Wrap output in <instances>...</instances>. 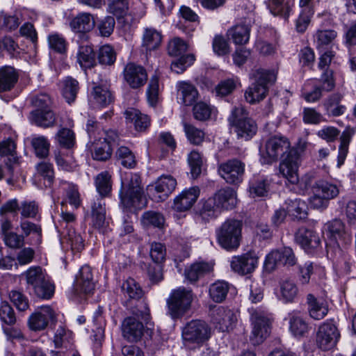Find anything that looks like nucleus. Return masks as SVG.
I'll use <instances>...</instances> for the list:
<instances>
[{"mask_svg":"<svg viewBox=\"0 0 356 356\" xmlns=\"http://www.w3.org/2000/svg\"><path fill=\"white\" fill-rule=\"evenodd\" d=\"M261 155L264 163L266 164H271L280 159V175L292 184L298 183L300 155L297 149L291 147L286 137L283 136L270 137L265 143V151Z\"/></svg>","mask_w":356,"mask_h":356,"instance_id":"obj_1","label":"nucleus"},{"mask_svg":"<svg viewBox=\"0 0 356 356\" xmlns=\"http://www.w3.org/2000/svg\"><path fill=\"white\" fill-rule=\"evenodd\" d=\"M120 204L124 208L140 209L145 206V199L138 174L129 173L122 181L120 191Z\"/></svg>","mask_w":356,"mask_h":356,"instance_id":"obj_2","label":"nucleus"},{"mask_svg":"<svg viewBox=\"0 0 356 356\" xmlns=\"http://www.w3.org/2000/svg\"><path fill=\"white\" fill-rule=\"evenodd\" d=\"M252 76L254 81L246 89L244 97L247 102L254 104L266 97L269 85L275 83L277 75L274 70L259 68L252 72Z\"/></svg>","mask_w":356,"mask_h":356,"instance_id":"obj_3","label":"nucleus"},{"mask_svg":"<svg viewBox=\"0 0 356 356\" xmlns=\"http://www.w3.org/2000/svg\"><path fill=\"white\" fill-rule=\"evenodd\" d=\"M237 200L234 191L231 188H222L203 203L201 215L203 217H216L222 211L232 209Z\"/></svg>","mask_w":356,"mask_h":356,"instance_id":"obj_4","label":"nucleus"},{"mask_svg":"<svg viewBox=\"0 0 356 356\" xmlns=\"http://www.w3.org/2000/svg\"><path fill=\"white\" fill-rule=\"evenodd\" d=\"M241 221L228 219L224 222L216 232L219 245L228 251L236 250L238 248L242 238Z\"/></svg>","mask_w":356,"mask_h":356,"instance_id":"obj_5","label":"nucleus"},{"mask_svg":"<svg viewBox=\"0 0 356 356\" xmlns=\"http://www.w3.org/2000/svg\"><path fill=\"white\" fill-rule=\"evenodd\" d=\"M229 122L235 127L238 138L244 140L252 138L257 131V124L248 117L246 110L243 106L236 107L229 118Z\"/></svg>","mask_w":356,"mask_h":356,"instance_id":"obj_6","label":"nucleus"},{"mask_svg":"<svg viewBox=\"0 0 356 356\" xmlns=\"http://www.w3.org/2000/svg\"><path fill=\"white\" fill-rule=\"evenodd\" d=\"M192 301L191 290L184 287L175 289L167 299L168 313L173 319L179 318L189 310Z\"/></svg>","mask_w":356,"mask_h":356,"instance_id":"obj_7","label":"nucleus"},{"mask_svg":"<svg viewBox=\"0 0 356 356\" xmlns=\"http://www.w3.org/2000/svg\"><path fill=\"white\" fill-rule=\"evenodd\" d=\"M312 196L309 203L314 209H325L329 201L336 197L339 193L337 185L326 181H318L312 187Z\"/></svg>","mask_w":356,"mask_h":356,"instance_id":"obj_8","label":"nucleus"},{"mask_svg":"<svg viewBox=\"0 0 356 356\" xmlns=\"http://www.w3.org/2000/svg\"><path fill=\"white\" fill-rule=\"evenodd\" d=\"M211 337V328L204 321L193 320L188 323L182 330V338L185 342L200 344Z\"/></svg>","mask_w":356,"mask_h":356,"instance_id":"obj_9","label":"nucleus"},{"mask_svg":"<svg viewBox=\"0 0 356 356\" xmlns=\"http://www.w3.org/2000/svg\"><path fill=\"white\" fill-rule=\"evenodd\" d=\"M251 321L252 330L250 341L254 346L259 345L270 335L271 322L265 314L258 312L252 314Z\"/></svg>","mask_w":356,"mask_h":356,"instance_id":"obj_10","label":"nucleus"},{"mask_svg":"<svg viewBox=\"0 0 356 356\" xmlns=\"http://www.w3.org/2000/svg\"><path fill=\"white\" fill-rule=\"evenodd\" d=\"M340 337L339 332L332 321H327L318 327L316 343L322 350L327 351L335 347Z\"/></svg>","mask_w":356,"mask_h":356,"instance_id":"obj_11","label":"nucleus"},{"mask_svg":"<svg viewBox=\"0 0 356 356\" xmlns=\"http://www.w3.org/2000/svg\"><path fill=\"white\" fill-rule=\"evenodd\" d=\"M259 257L253 250L248 251L239 255L233 256L230 261L232 270L241 275H246L253 273L257 268Z\"/></svg>","mask_w":356,"mask_h":356,"instance_id":"obj_12","label":"nucleus"},{"mask_svg":"<svg viewBox=\"0 0 356 356\" xmlns=\"http://www.w3.org/2000/svg\"><path fill=\"white\" fill-rule=\"evenodd\" d=\"M245 163L237 159H229L219 165L218 172L227 183L238 184L243 181Z\"/></svg>","mask_w":356,"mask_h":356,"instance_id":"obj_13","label":"nucleus"},{"mask_svg":"<svg viewBox=\"0 0 356 356\" xmlns=\"http://www.w3.org/2000/svg\"><path fill=\"white\" fill-rule=\"evenodd\" d=\"M211 318L215 327L223 332L232 330L236 321L233 312L222 306L215 307L211 310Z\"/></svg>","mask_w":356,"mask_h":356,"instance_id":"obj_14","label":"nucleus"},{"mask_svg":"<svg viewBox=\"0 0 356 356\" xmlns=\"http://www.w3.org/2000/svg\"><path fill=\"white\" fill-rule=\"evenodd\" d=\"M296 264V258L293 250L289 247L272 251L266 256L265 267L273 270L276 266H291Z\"/></svg>","mask_w":356,"mask_h":356,"instance_id":"obj_15","label":"nucleus"},{"mask_svg":"<svg viewBox=\"0 0 356 356\" xmlns=\"http://www.w3.org/2000/svg\"><path fill=\"white\" fill-rule=\"evenodd\" d=\"M125 82L132 89H138L143 87L147 81L146 70L141 65L134 63H129L123 70Z\"/></svg>","mask_w":356,"mask_h":356,"instance_id":"obj_16","label":"nucleus"},{"mask_svg":"<svg viewBox=\"0 0 356 356\" xmlns=\"http://www.w3.org/2000/svg\"><path fill=\"white\" fill-rule=\"evenodd\" d=\"M122 335L130 343H136L141 340L145 327L143 323L134 316L125 318L121 325Z\"/></svg>","mask_w":356,"mask_h":356,"instance_id":"obj_17","label":"nucleus"},{"mask_svg":"<svg viewBox=\"0 0 356 356\" xmlns=\"http://www.w3.org/2000/svg\"><path fill=\"white\" fill-rule=\"evenodd\" d=\"M177 186V180L171 175H162L149 186V191L152 193L158 201H163L173 192Z\"/></svg>","mask_w":356,"mask_h":356,"instance_id":"obj_18","label":"nucleus"},{"mask_svg":"<svg viewBox=\"0 0 356 356\" xmlns=\"http://www.w3.org/2000/svg\"><path fill=\"white\" fill-rule=\"evenodd\" d=\"M251 19L243 18L227 30V35L236 45H245L250 40Z\"/></svg>","mask_w":356,"mask_h":356,"instance_id":"obj_19","label":"nucleus"},{"mask_svg":"<svg viewBox=\"0 0 356 356\" xmlns=\"http://www.w3.org/2000/svg\"><path fill=\"white\" fill-rule=\"evenodd\" d=\"M321 81L322 82L321 86L315 85L313 90L304 95L305 99L307 102H315L321 98L323 92H330L333 90L335 86L333 71L327 70L324 72L321 75Z\"/></svg>","mask_w":356,"mask_h":356,"instance_id":"obj_20","label":"nucleus"},{"mask_svg":"<svg viewBox=\"0 0 356 356\" xmlns=\"http://www.w3.org/2000/svg\"><path fill=\"white\" fill-rule=\"evenodd\" d=\"M214 263L212 261H199L193 263L184 270L185 278L193 284L199 280L209 275L213 270Z\"/></svg>","mask_w":356,"mask_h":356,"instance_id":"obj_21","label":"nucleus"},{"mask_svg":"<svg viewBox=\"0 0 356 356\" xmlns=\"http://www.w3.org/2000/svg\"><path fill=\"white\" fill-rule=\"evenodd\" d=\"M55 317L54 310L49 306H44L39 311L32 314L28 321L29 328L33 331L44 330L50 320Z\"/></svg>","mask_w":356,"mask_h":356,"instance_id":"obj_22","label":"nucleus"},{"mask_svg":"<svg viewBox=\"0 0 356 356\" xmlns=\"http://www.w3.org/2000/svg\"><path fill=\"white\" fill-rule=\"evenodd\" d=\"M74 289L78 293H91L95 289V282L91 268L83 266L76 275Z\"/></svg>","mask_w":356,"mask_h":356,"instance_id":"obj_23","label":"nucleus"},{"mask_svg":"<svg viewBox=\"0 0 356 356\" xmlns=\"http://www.w3.org/2000/svg\"><path fill=\"white\" fill-rule=\"evenodd\" d=\"M200 194L197 187H191L184 190L174 199L172 209L179 212L190 209L196 202Z\"/></svg>","mask_w":356,"mask_h":356,"instance_id":"obj_24","label":"nucleus"},{"mask_svg":"<svg viewBox=\"0 0 356 356\" xmlns=\"http://www.w3.org/2000/svg\"><path fill=\"white\" fill-rule=\"evenodd\" d=\"M296 242L307 252H312L321 243L318 234L305 227L300 228L296 234Z\"/></svg>","mask_w":356,"mask_h":356,"instance_id":"obj_25","label":"nucleus"},{"mask_svg":"<svg viewBox=\"0 0 356 356\" xmlns=\"http://www.w3.org/2000/svg\"><path fill=\"white\" fill-rule=\"evenodd\" d=\"M124 115L126 124L130 127L134 126L137 131H145L150 125L149 116L138 109L129 108L124 111Z\"/></svg>","mask_w":356,"mask_h":356,"instance_id":"obj_26","label":"nucleus"},{"mask_svg":"<svg viewBox=\"0 0 356 356\" xmlns=\"http://www.w3.org/2000/svg\"><path fill=\"white\" fill-rule=\"evenodd\" d=\"M307 303L309 314L314 320H321L327 314L328 304L323 298L309 293L307 296Z\"/></svg>","mask_w":356,"mask_h":356,"instance_id":"obj_27","label":"nucleus"},{"mask_svg":"<svg viewBox=\"0 0 356 356\" xmlns=\"http://www.w3.org/2000/svg\"><path fill=\"white\" fill-rule=\"evenodd\" d=\"M29 120L32 124L44 129L53 127L56 124V116L52 109L33 110Z\"/></svg>","mask_w":356,"mask_h":356,"instance_id":"obj_28","label":"nucleus"},{"mask_svg":"<svg viewBox=\"0 0 356 356\" xmlns=\"http://www.w3.org/2000/svg\"><path fill=\"white\" fill-rule=\"evenodd\" d=\"M289 330L298 338L304 337L308 333L309 327L299 311H292L289 314Z\"/></svg>","mask_w":356,"mask_h":356,"instance_id":"obj_29","label":"nucleus"},{"mask_svg":"<svg viewBox=\"0 0 356 356\" xmlns=\"http://www.w3.org/2000/svg\"><path fill=\"white\" fill-rule=\"evenodd\" d=\"M177 99L185 106L193 105L197 99L199 94L196 88L191 83L179 81L177 83Z\"/></svg>","mask_w":356,"mask_h":356,"instance_id":"obj_30","label":"nucleus"},{"mask_svg":"<svg viewBox=\"0 0 356 356\" xmlns=\"http://www.w3.org/2000/svg\"><path fill=\"white\" fill-rule=\"evenodd\" d=\"M95 22L93 16L88 13H81L70 22L72 30L76 33H86L95 27Z\"/></svg>","mask_w":356,"mask_h":356,"instance_id":"obj_31","label":"nucleus"},{"mask_svg":"<svg viewBox=\"0 0 356 356\" xmlns=\"http://www.w3.org/2000/svg\"><path fill=\"white\" fill-rule=\"evenodd\" d=\"M355 129L350 126H348L343 131L339 137L340 144L339 145L337 156V167L340 168L346 159L348 153L349 145L355 134Z\"/></svg>","mask_w":356,"mask_h":356,"instance_id":"obj_32","label":"nucleus"},{"mask_svg":"<svg viewBox=\"0 0 356 356\" xmlns=\"http://www.w3.org/2000/svg\"><path fill=\"white\" fill-rule=\"evenodd\" d=\"M343 98V94L335 92L325 99L323 106L329 116L339 117L345 113L346 107L341 104Z\"/></svg>","mask_w":356,"mask_h":356,"instance_id":"obj_33","label":"nucleus"},{"mask_svg":"<svg viewBox=\"0 0 356 356\" xmlns=\"http://www.w3.org/2000/svg\"><path fill=\"white\" fill-rule=\"evenodd\" d=\"M77 62L83 69H90L96 65L95 54L88 42L79 44L77 51Z\"/></svg>","mask_w":356,"mask_h":356,"instance_id":"obj_34","label":"nucleus"},{"mask_svg":"<svg viewBox=\"0 0 356 356\" xmlns=\"http://www.w3.org/2000/svg\"><path fill=\"white\" fill-rule=\"evenodd\" d=\"M327 234L334 239H343L345 241H350L351 234L345 230L343 222L339 220L334 219L327 222L324 226Z\"/></svg>","mask_w":356,"mask_h":356,"instance_id":"obj_35","label":"nucleus"},{"mask_svg":"<svg viewBox=\"0 0 356 356\" xmlns=\"http://www.w3.org/2000/svg\"><path fill=\"white\" fill-rule=\"evenodd\" d=\"M287 213L297 220H303L307 216V206L300 198L287 199L285 202Z\"/></svg>","mask_w":356,"mask_h":356,"instance_id":"obj_36","label":"nucleus"},{"mask_svg":"<svg viewBox=\"0 0 356 356\" xmlns=\"http://www.w3.org/2000/svg\"><path fill=\"white\" fill-rule=\"evenodd\" d=\"M18 80L16 70L10 66L0 68V92L12 90Z\"/></svg>","mask_w":356,"mask_h":356,"instance_id":"obj_37","label":"nucleus"},{"mask_svg":"<svg viewBox=\"0 0 356 356\" xmlns=\"http://www.w3.org/2000/svg\"><path fill=\"white\" fill-rule=\"evenodd\" d=\"M93 87L92 96L97 104L104 106L109 104L113 101V97L111 92L104 83V80L92 79Z\"/></svg>","mask_w":356,"mask_h":356,"instance_id":"obj_38","label":"nucleus"},{"mask_svg":"<svg viewBox=\"0 0 356 356\" xmlns=\"http://www.w3.org/2000/svg\"><path fill=\"white\" fill-rule=\"evenodd\" d=\"M298 294L296 284L291 280H286L280 282L278 298L285 303L293 302Z\"/></svg>","mask_w":356,"mask_h":356,"instance_id":"obj_39","label":"nucleus"},{"mask_svg":"<svg viewBox=\"0 0 356 356\" xmlns=\"http://www.w3.org/2000/svg\"><path fill=\"white\" fill-rule=\"evenodd\" d=\"M95 184L101 197H108L112 189L111 174L108 171L100 172L95 179Z\"/></svg>","mask_w":356,"mask_h":356,"instance_id":"obj_40","label":"nucleus"},{"mask_svg":"<svg viewBox=\"0 0 356 356\" xmlns=\"http://www.w3.org/2000/svg\"><path fill=\"white\" fill-rule=\"evenodd\" d=\"M33 293L39 298L49 300L54 294L55 286L47 275L42 281L31 289Z\"/></svg>","mask_w":356,"mask_h":356,"instance_id":"obj_41","label":"nucleus"},{"mask_svg":"<svg viewBox=\"0 0 356 356\" xmlns=\"http://www.w3.org/2000/svg\"><path fill=\"white\" fill-rule=\"evenodd\" d=\"M115 156L124 168H134L137 164L135 154L126 146H120L116 150Z\"/></svg>","mask_w":356,"mask_h":356,"instance_id":"obj_42","label":"nucleus"},{"mask_svg":"<svg viewBox=\"0 0 356 356\" xmlns=\"http://www.w3.org/2000/svg\"><path fill=\"white\" fill-rule=\"evenodd\" d=\"M79 90V82L76 79L72 77H67L63 80L62 94L68 104H71L74 102Z\"/></svg>","mask_w":356,"mask_h":356,"instance_id":"obj_43","label":"nucleus"},{"mask_svg":"<svg viewBox=\"0 0 356 356\" xmlns=\"http://www.w3.org/2000/svg\"><path fill=\"white\" fill-rule=\"evenodd\" d=\"M122 292L130 299L138 300L143 296V291L139 284L133 278H128L122 284Z\"/></svg>","mask_w":356,"mask_h":356,"instance_id":"obj_44","label":"nucleus"},{"mask_svg":"<svg viewBox=\"0 0 356 356\" xmlns=\"http://www.w3.org/2000/svg\"><path fill=\"white\" fill-rule=\"evenodd\" d=\"M27 288L31 290L47 275L40 266H31L24 273Z\"/></svg>","mask_w":356,"mask_h":356,"instance_id":"obj_45","label":"nucleus"},{"mask_svg":"<svg viewBox=\"0 0 356 356\" xmlns=\"http://www.w3.org/2000/svg\"><path fill=\"white\" fill-rule=\"evenodd\" d=\"M162 36L160 32L152 28L145 30L143 44L148 51L156 49L161 42Z\"/></svg>","mask_w":356,"mask_h":356,"instance_id":"obj_46","label":"nucleus"},{"mask_svg":"<svg viewBox=\"0 0 356 356\" xmlns=\"http://www.w3.org/2000/svg\"><path fill=\"white\" fill-rule=\"evenodd\" d=\"M229 289V285L228 282L217 281L210 286L209 296L213 301L221 302L227 297Z\"/></svg>","mask_w":356,"mask_h":356,"instance_id":"obj_47","label":"nucleus"},{"mask_svg":"<svg viewBox=\"0 0 356 356\" xmlns=\"http://www.w3.org/2000/svg\"><path fill=\"white\" fill-rule=\"evenodd\" d=\"M31 145L37 157L44 159L49 155L50 143L47 137L44 136L33 137Z\"/></svg>","mask_w":356,"mask_h":356,"instance_id":"obj_48","label":"nucleus"},{"mask_svg":"<svg viewBox=\"0 0 356 356\" xmlns=\"http://www.w3.org/2000/svg\"><path fill=\"white\" fill-rule=\"evenodd\" d=\"M267 6L273 15L280 16L285 19L289 17L291 8L289 3L285 0H268Z\"/></svg>","mask_w":356,"mask_h":356,"instance_id":"obj_49","label":"nucleus"},{"mask_svg":"<svg viewBox=\"0 0 356 356\" xmlns=\"http://www.w3.org/2000/svg\"><path fill=\"white\" fill-rule=\"evenodd\" d=\"M183 126L186 138L191 144L199 145L203 142L205 133L202 129L187 122H184Z\"/></svg>","mask_w":356,"mask_h":356,"instance_id":"obj_50","label":"nucleus"},{"mask_svg":"<svg viewBox=\"0 0 356 356\" xmlns=\"http://www.w3.org/2000/svg\"><path fill=\"white\" fill-rule=\"evenodd\" d=\"M268 188L269 184L265 178H255L250 183V195L252 197L266 196L268 192Z\"/></svg>","mask_w":356,"mask_h":356,"instance_id":"obj_51","label":"nucleus"},{"mask_svg":"<svg viewBox=\"0 0 356 356\" xmlns=\"http://www.w3.org/2000/svg\"><path fill=\"white\" fill-rule=\"evenodd\" d=\"M97 58L101 65H112L116 60V52L113 47L105 44L99 49Z\"/></svg>","mask_w":356,"mask_h":356,"instance_id":"obj_52","label":"nucleus"},{"mask_svg":"<svg viewBox=\"0 0 356 356\" xmlns=\"http://www.w3.org/2000/svg\"><path fill=\"white\" fill-rule=\"evenodd\" d=\"M188 163L191 168V174L193 178L198 177L202 172L203 164L202 155L196 150H193L188 156Z\"/></svg>","mask_w":356,"mask_h":356,"instance_id":"obj_53","label":"nucleus"},{"mask_svg":"<svg viewBox=\"0 0 356 356\" xmlns=\"http://www.w3.org/2000/svg\"><path fill=\"white\" fill-rule=\"evenodd\" d=\"M58 143L67 149H70L75 144V135L73 131L67 128H62L58 130L55 136Z\"/></svg>","mask_w":356,"mask_h":356,"instance_id":"obj_54","label":"nucleus"},{"mask_svg":"<svg viewBox=\"0 0 356 356\" xmlns=\"http://www.w3.org/2000/svg\"><path fill=\"white\" fill-rule=\"evenodd\" d=\"M108 6L109 12L118 17L125 16L129 9V0H108Z\"/></svg>","mask_w":356,"mask_h":356,"instance_id":"obj_55","label":"nucleus"},{"mask_svg":"<svg viewBox=\"0 0 356 356\" xmlns=\"http://www.w3.org/2000/svg\"><path fill=\"white\" fill-rule=\"evenodd\" d=\"M112 149L110 147V144L101 141L95 144L92 157L95 160L98 161H106L111 156Z\"/></svg>","mask_w":356,"mask_h":356,"instance_id":"obj_56","label":"nucleus"},{"mask_svg":"<svg viewBox=\"0 0 356 356\" xmlns=\"http://www.w3.org/2000/svg\"><path fill=\"white\" fill-rule=\"evenodd\" d=\"M0 319L3 323L10 326L16 323L15 312L6 301H2L0 304Z\"/></svg>","mask_w":356,"mask_h":356,"instance_id":"obj_57","label":"nucleus"},{"mask_svg":"<svg viewBox=\"0 0 356 356\" xmlns=\"http://www.w3.org/2000/svg\"><path fill=\"white\" fill-rule=\"evenodd\" d=\"M188 49L187 43L179 38L172 39L168 45V53L171 56H179Z\"/></svg>","mask_w":356,"mask_h":356,"instance_id":"obj_58","label":"nucleus"},{"mask_svg":"<svg viewBox=\"0 0 356 356\" xmlns=\"http://www.w3.org/2000/svg\"><path fill=\"white\" fill-rule=\"evenodd\" d=\"M337 33L334 30H319L315 34V40L318 48L330 44L337 37Z\"/></svg>","mask_w":356,"mask_h":356,"instance_id":"obj_59","label":"nucleus"},{"mask_svg":"<svg viewBox=\"0 0 356 356\" xmlns=\"http://www.w3.org/2000/svg\"><path fill=\"white\" fill-rule=\"evenodd\" d=\"M48 43L51 49L59 54H63L67 49L65 39L58 33H53L48 36Z\"/></svg>","mask_w":356,"mask_h":356,"instance_id":"obj_60","label":"nucleus"},{"mask_svg":"<svg viewBox=\"0 0 356 356\" xmlns=\"http://www.w3.org/2000/svg\"><path fill=\"white\" fill-rule=\"evenodd\" d=\"M302 120L305 124H318L325 122L322 114L313 108L305 107L302 111Z\"/></svg>","mask_w":356,"mask_h":356,"instance_id":"obj_61","label":"nucleus"},{"mask_svg":"<svg viewBox=\"0 0 356 356\" xmlns=\"http://www.w3.org/2000/svg\"><path fill=\"white\" fill-rule=\"evenodd\" d=\"M24 236L18 234L14 232H10L3 236L5 245L9 248L17 250L22 248L24 245Z\"/></svg>","mask_w":356,"mask_h":356,"instance_id":"obj_62","label":"nucleus"},{"mask_svg":"<svg viewBox=\"0 0 356 356\" xmlns=\"http://www.w3.org/2000/svg\"><path fill=\"white\" fill-rule=\"evenodd\" d=\"M147 97L148 103L152 106H155L159 100V78L152 76L149 81L147 89Z\"/></svg>","mask_w":356,"mask_h":356,"instance_id":"obj_63","label":"nucleus"},{"mask_svg":"<svg viewBox=\"0 0 356 356\" xmlns=\"http://www.w3.org/2000/svg\"><path fill=\"white\" fill-rule=\"evenodd\" d=\"M212 47L214 53L218 56H225L229 52L228 42L222 35H215L213 39Z\"/></svg>","mask_w":356,"mask_h":356,"instance_id":"obj_64","label":"nucleus"}]
</instances>
